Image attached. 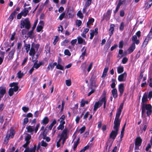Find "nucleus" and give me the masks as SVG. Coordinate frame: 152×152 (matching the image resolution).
Here are the masks:
<instances>
[{
	"mask_svg": "<svg viewBox=\"0 0 152 152\" xmlns=\"http://www.w3.org/2000/svg\"><path fill=\"white\" fill-rule=\"evenodd\" d=\"M127 61L128 59L126 57H124L122 59V63L124 64H125L127 62Z\"/></svg>",
	"mask_w": 152,
	"mask_h": 152,
	"instance_id": "55",
	"label": "nucleus"
},
{
	"mask_svg": "<svg viewBox=\"0 0 152 152\" xmlns=\"http://www.w3.org/2000/svg\"><path fill=\"white\" fill-rule=\"evenodd\" d=\"M124 2V1H122V2H121V0H119L118 3V5H117L116 10L114 12L115 13L118 12V9L120 8V6L122 4V3L123 2Z\"/></svg>",
	"mask_w": 152,
	"mask_h": 152,
	"instance_id": "22",
	"label": "nucleus"
},
{
	"mask_svg": "<svg viewBox=\"0 0 152 152\" xmlns=\"http://www.w3.org/2000/svg\"><path fill=\"white\" fill-rule=\"evenodd\" d=\"M34 43H33L31 45V48L30 50V52L29 53V54L30 56H32V59H33V57L34 56V55L35 54L36 51L35 50L34 48Z\"/></svg>",
	"mask_w": 152,
	"mask_h": 152,
	"instance_id": "7",
	"label": "nucleus"
},
{
	"mask_svg": "<svg viewBox=\"0 0 152 152\" xmlns=\"http://www.w3.org/2000/svg\"><path fill=\"white\" fill-rule=\"evenodd\" d=\"M91 0H88L85 4V7H88L91 4Z\"/></svg>",
	"mask_w": 152,
	"mask_h": 152,
	"instance_id": "37",
	"label": "nucleus"
},
{
	"mask_svg": "<svg viewBox=\"0 0 152 152\" xmlns=\"http://www.w3.org/2000/svg\"><path fill=\"white\" fill-rule=\"evenodd\" d=\"M65 124V122L64 121H60V124L59 126L57 127L58 130H62L64 128V125Z\"/></svg>",
	"mask_w": 152,
	"mask_h": 152,
	"instance_id": "19",
	"label": "nucleus"
},
{
	"mask_svg": "<svg viewBox=\"0 0 152 152\" xmlns=\"http://www.w3.org/2000/svg\"><path fill=\"white\" fill-rule=\"evenodd\" d=\"M18 83L14 82L10 84V87H14L13 88L14 91L15 92L17 91L18 88L19 87L18 86Z\"/></svg>",
	"mask_w": 152,
	"mask_h": 152,
	"instance_id": "10",
	"label": "nucleus"
},
{
	"mask_svg": "<svg viewBox=\"0 0 152 152\" xmlns=\"http://www.w3.org/2000/svg\"><path fill=\"white\" fill-rule=\"evenodd\" d=\"M17 75L18 78H21L23 76L24 74L23 73H21V71L20 70L18 72Z\"/></svg>",
	"mask_w": 152,
	"mask_h": 152,
	"instance_id": "29",
	"label": "nucleus"
},
{
	"mask_svg": "<svg viewBox=\"0 0 152 152\" xmlns=\"http://www.w3.org/2000/svg\"><path fill=\"white\" fill-rule=\"evenodd\" d=\"M150 39L148 37H146V38L143 42V44L145 45H146L148 42V40Z\"/></svg>",
	"mask_w": 152,
	"mask_h": 152,
	"instance_id": "53",
	"label": "nucleus"
},
{
	"mask_svg": "<svg viewBox=\"0 0 152 152\" xmlns=\"http://www.w3.org/2000/svg\"><path fill=\"white\" fill-rule=\"evenodd\" d=\"M48 132V130L47 129V128H46L45 129L43 133V137H45L46 136V135Z\"/></svg>",
	"mask_w": 152,
	"mask_h": 152,
	"instance_id": "47",
	"label": "nucleus"
},
{
	"mask_svg": "<svg viewBox=\"0 0 152 152\" xmlns=\"http://www.w3.org/2000/svg\"><path fill=\"white\" fill-rule=\"evenodd\" d=\"M86 129V127L85 126L82 127L80 129V133L82 134L85 131Z\"/></svg>",
	"mask_w": 152,
	"mask_h": 152,
	"instance_id": "51",
	"label": "nucleus"
},
{
	"mask_svg": "<svg viewBox=\"0 0 152 152\" xmlns=\"http://www.w3.org/2000/svg\"><path fill=\"white\" fill-rule=\"evenodd\" d=\"M22 110L24 112H26L28 110L29 108L26 107H22Z\"/></svg>",
	"mask_w": 152,
	"mask_h": 152,
	"instance_id": "64",
	"label": "nucleus"
},
{
	"mask_svg": "<svg viewBox=\"0 0 152 152\" xmlns=\"http://www.w3.org/2000/svg\"><path fill=\"white\" fill-rule=\"evenodd\" d=\"M147 4V6H146V7L147 8H150L152 4V0H150L149 1L147 4Z\"/></svg>",
	"mask_w": 152,
	"mask_h": 152,
	"instance_id": "36",
	"label": "nucleus"
},
{
	"mask_svg": "<svg viewBox=\"0 0 152 152\" xmlns=\"http://www.w3.org/2000/svg\"><path fill=\"white\" fill-rule=\"evenodd\" d=\"M79 142V139L78 138L77 140V141L76 142H75V144L74 145V147L73 148L74 150H75L76 148H77L78 145V144Z\"/></svg>",
	"mask_w": 152,
	"mask_h": 152,
	"instance_id": "33",
	"label": "nucleus"
},
{
	"mask_svg": "<svg viewBox=\"0 0 152 152\" xmlns=\"http://www.w3.org/2000/svg\"><path fill=\"white\" fill-rule=\"evenodd\" d=\"M78 43L79 44H83L84 45H85L86 44V42L85 40H84L82 38L80 37L79 36L77 37Z\"/></svg>",
	"mask_w": 152,
	"mask_h": 152,
	"instance_id": "14",
	"label": "nucleus"
},
{
	"mask_svg": "<svg viewBox=\"0 0 152 152\" xmlns=\"http://www.w3.org/2000/svg\"><path fill=\"white\" fill-rule=\"evenodd\" d=\"M77 39H75L72 40L71 41V43L72 45H74L76 44V42H77Z\"/></svg>",
	"mask_w": 152,
	"mask_h": 152,
	"instance_id": "63",
	"label": "nucleus"
},
{
	"mask_svg": "<svg viewBox=\"0 0 152 152\" xmlns=\"http://www.w3.org/2000/svg\"><path fill=\"white\" fill-rule=\"evenodd\" d=\"M15 52V49H12L11 50L8 55L9 59H11L13 58Z\"/></svg>",
	"mask_w": 152,
	"mask_h": 152,
	"instance_id": "16",
	"label": "nucleus"
},
{
	"mask_svg": "<svg viewBox=\"0 0 152 152\" xmlns=\"http://www.w3.org/2000/svg\"><path fill=\"white\" fill-rule=\"evenodd\" d=\"M10 134H7L6 137V139L7 138V141H8L9 138L10 137H11L12 138L13 136L15 134V133L14 132V130L13 129H10Z\"/></svg>",
	"mask_w": 152,
	"mask_h": 152,
	"instance_id": "11",
	"label": "nucleus"
},
{
	"mask_svg": "<svg viewBox=\"0 0 152 152\" xmlns=\"http://www.w3.org/2000/svg\"><path fill=\"white\" fill-rule=\"evenodd\" d=\"M148 94L145 93L143 95L142 99V114L143 116L145 113V110H147V114L149 116L151 113V106L150 104H146L145 103L148 101Z\"/></svg>",
	"mask_w": 152,
	"mask_h": 152,
	"instance_id": "1",
	"label": "nucleus"
},
{
	"mask_svg": "<svg viewBox=\"0 0 152 152\" xmlns=\"http://www.w3.org/2000/svg\"><path fill=\"white\" fill-rule=\"evenodd\" d=\"M23 21L24 23L25 27L27 30H28L31 27V24L28 18H26L24 20H21Z\"/></svg>",
	"mask_w": 152,
	"mask_h": 152,
	"instance_id": "5",
	"label": "nucleus"
},
{
	"mask_svg": "<svg viewBox=\"0 0 152 152\" xmlns=\"http://www.w3.org/2000/svg\"><path fill=\"white\" fill-rule=\"evenodd\" d=\"M114 24H112L110 25V28L109 30V31H110L109 32L110 36H111L113 34V32L114 30Z\"/></svg>",
	"mask_w": 152,
	"mask_h": 152,
	"instance_id": "18",
	"label": "nucleus"
},
{
	"mask_svg": "<svg viewBox=\"0 0 152 152\" xmlns=\"http://www.w3.org/2000/svg\"><path fill=\"white\" fill-rule=\"evenodd\" d=\"M88 101H85L83 99H82L81 102L80 106L82 107H83L84 106L85 104H87L88 103Z\"/></svg>",
	"mask_w": 152,
	"mask_h": 152,
	"instance_id": "26",
	"label": "nucleus"
},
{
	"mask_svg": "<svg viewBox=\"0 0 152 152\" xmlns=\"http://www.w3.org/2000/svg\"><path fill=\"white\" fill-rule=\"evenodd\" d=\"M66 83L68 86H69L71 85V81L70 80H66Z\"/></svg>",
	"mask_w": 152,
	"mask_h": 152,
	"instance_id": "48",
	"label": "nucleus"
},
{
	"mask_svg": "<svg viewBox=\"0 0 152 152\" xmlns=\"http://www.w3.org/2000/svg\"><path fill=\"white\" fill-rule=\"evenodd\" d=\"M118 73H121L124 71V67L123 66H120L118 68Z\"/></svg>",
	"mask_w": 152,
	"mask_h": 152,
	"instance_id": "28",
	"label": "nucleus"
},
{
	"mask_svg": "<svg viewBox=\"0 0 152 152\" xmlns=\"http://www.w3.org/2000/svg\"><path fill=\"white\" fill-rule=\"evenodd\" d=\"M86 48L84 51L82 53L81 55L80 56V57H82V59H83L84 56L86 55Z\"/></svg>",
	"mask_w": 152,
	"mask_h": 152,
	"instance_id": "39",
	"label": "nucleus"
},
{
	"mask_svg": "<svg viewBox=\"0 0 152 152\" xmlns=\"http://www.w3.org/2000/svg\"><path fill=\"white\" fill-rule=\"evenodd\" d=\"M135 48V44L134 42H133L130 47L128 49V51L129 53L132 52Z\"/></svg>",
	"mask_w": 152,
	"mask_h": 152,
	"instance_id": "17",
	"label": "nucleus"
},
{
	"mask_svg": "<svg viewBox=\"0 0 152 152\" xmlns=\"http://www.w3.org/2000/svg\"><path fill=\"white\" fill-rule=\"evenodd\" d=\"M4 116L0 114V124H2L4 121Z\"/></svg>",
	"mask_w": 152,
	"mask_h": 152,
	"instance_id": "41",
	"label": "nucleus"
},
{
	"mask_svg": "<svg viewBox=\"0 0 152 152\" xmlns=\"http://www.w3.org/2000/svg\"><path fill=\"white\" fill-rule=\"evenodd\" d=\"M69 42V40L68 39H65L61 43V45L62 46H66V44Z\"/></svg>",
	"mask_w": 152,
	"mask_h": 152,
	"instance_id": "45",
	"label": "nucleus"
},
{
	"mask_svg": "<svg viewBox=\"0 0 152 152\" xmlns=\"http://www.w3.org/2000/svg\"><path fill=\"white\" fill-rule=\"evenodd\" d=\"M120 121L114 120V126L113 128L115 130L112 131L110 135V138H112L113 140L115 139L118 134V132L119 130V127L120 125Z\"/></svg>",
	"mask_w": 152,
	"mask_h": 152,
	"instance_id": "2",
	"label": "nucleus"
},
{
	"mask_svg": "<svg viewBox=\"0 0 152 152\" xmlns=\"http://www.w3.org/2000/svg\"><path fill=\"white\" fill-rule=\"evenodd\" d=\"M28 119L27 118H25L23 120V124H26L28 122Z\"/></svg>",
	"mask_w": 152,
	"mask_h": 152,
	"instance_id": "61",
	"label": "nucleus"
},
{
	"mask_svg": "<svg viewBox=\"0 0 152 152\" xmlns=\"http://www.w3.org/2000/svg\"><path fill=\"white\" fill-rule=\"evenodd\" d=\"M94 18H91V19H89L87 23V27H88L89 25L93 23L94 22Z\"/></svg>",
	"mask_w": 152,
	"mask_h": 152,
	"instance_id": "32",
	"label": "nucleus"
},
{
	"mask_svg": "<svg viewBox=\"0 0 152 152\" xmlns=\"http://www.w3.org/2000/svg\"><path fill=\"white\" fill-rule=\"evenodd\" d=\"M36 147V145H34V148L31 149H30L29 148H27L24 152H35Z\"/></svg>",
	"mask_w": 152,
	"mask_h": 152,
	"instance_id": "12",
	"label": "nucleus"
},
{
	"mask_svg": "<svg viewBox=\"0 0 152 152\" xmlns=\"http://www.w3.org/2000/svg\"><path fill=\"white\" fill-rule=\"evenodd\" d=\"M142 141V140L140 137H137L135 140V145L140 146L141 145Z\"/></svg>",
	"mask_w": 152,
	"mask_h": 152,
	"instance_id": "15",
	"label": "nucleus"
},
{
	"mask_svg": "<svg viewBox=\"0 0 152 152\" xmlns=\"http://www.w3.org/2000/svg\"><path fill=\"white\" fill-rule=\"evenodd\" d=\"M14 91L13 88H10L9 91L8 93L9 95L10 96H12L14 94Z\"/></svg>",
	"mask_w": 152,
	"mask_h": 152,
	"instance_id": "31",
	"label": "nucleus"
},
{
	"mask_svg": "<svg viewBox=\"0 0 152 152\" xmlns=\"http://www.w3.org/2000/svg\"><path fill=\"white\" fill-rule=\"evenodd\" d=\"M27 131L28 132H31L34 131V128H32V126H29L27 128Z\"/></svg>",
	"mask_w": 152,
	"mask_h": 152,
	"instance_id": "30",
	"label": "nucleus"
},
{
	"mask_svg": "<svg viewBox=\"0 0 152 152\" xmlns=\"http://www.w3.org/2000/svg\"><path fill=\"white\" fill-rule=\"evenodd\" d=\"M29 143L30 142H26V143L23 145V146L24 148H27V147Z\"/></svg>",
	"mask_w": 152,
	"mask_h": 152,
	"instance_id": "62",
	"label": "nucleus"
},
{
	"mask_svg": "<svg viewBox=\"0 0 152 152\" xmlns=\"http://www.w3.org/2000/svg\"><path fill=\"white\" fill-rule=\"evenodd\" d=\"M112 83L111 85V87L112 88H115V80L112 79Z\"/></svg>",
	"mask_w": 152,
	"mask_h": 152,
	"instance_id": "40",
	"label": "nucleus"
},
{
	"mask_svg": "<svg viewBox=\"0 0 152 152\" xmlns=\"http://www.w3.org/2000/svg\"><path fill=\"white\" fill-rule=\"evenodd\" d=\"M6 88L5 87H0V100L2 98L4 95L6 93Z\"/></svg>",
	"mask_w": 152,
	"mask_h": 152,
	"instance_id": "9",
	"label": "nucleus"
},
{
	"mask_svg": "<svg viewBox=\"0 0 152 152\" xmlns=\"http://www.w3.org/2000/svg\"><path fill=\"white\" fill-rule=\"evenodd\" d=\"M71 11H69V10H67V12L66 13V18H70L72 17L73 15L71 12Z\"/></svg>",
	"mask_w": 152,
	"mask_h": 152,
	"instance_id": "24",
	"label": "nucleus"
},
{
	"mask_svg": "<svg viewBox=\"0 0 152 152\" xmlns=\"http://www.w3.org/2000/svg\"><path fill=\"white\" fill-rule=\"evenodd\" d=\"M37 61H36L34 63L33 66V67L35 68L36 69H38L39 67L38 64H37Z\"/></svg>",
	"mask_w": 152,
	"mask_h": 152,
	"instance_id": "46",
	"label": "nucleus"
},
{
	"mask_svg": "<svg viewBox=\"0 0 152 152\" xmlns=\"http://www.w3.org/2000/svg\"><path fill=\"white\" fill-rule=\"evenodd\" d=\"M119 91L120 92V96H121L124 91V85L123 84H121L119 85Z\"/></svg>",
	"mask_w": 152,
	"mask_h": 152,
	"instance_id": "13",
	"label": "nucleus"
},
{
	"mask_svg": "<svg viewBox=\"0 0 152 152\" xmlns=\"http://www.w3.org/2000/svg\"><path fill=\"white\" fill-rule=\"evenodd\" d=\"M77 25L78 26H80L81 25L82 22L80 20H77Z\"/></svg>",
	"mask_w": 152,
	"mask_h": 152,
	"instance_id": "58",
	"label": "nucleus"
},
{
	"mask_svg": "<svg viewBox=\"0 0 152 152\" xmlns=\"http://www.w3.org/2000/svg\"><path fill=\"white\" fill-rule=\"evenodd\" d=\"M101 100L102 103V104H103V103L104 104L103 107L104 109H105L106 107V99H105V97H102L101 99Z\"/></svg>",
	"mask_w": 152,
	"mask_h": 152,
	"instance_id": "25",
	"label": "nucleus"
},
{
	"mask_svg": "<svg viewBox=\"0 0 152 152\" xmlns=\"http://www.w3.org/2000/svg\"><path fill=\"white\" fill-rule=\"evenodd\" d=\"M102 105V103L101 101V99H99L98 102H95L94 106V111H96L99 107H101Z\"/></svg>",
	"mask_w": 152,
	"mask_h": 152,
	"instance_id": "6",
	"label": "nucleus"
},
{
	"mask_svg": "<svg viewBox=\"0 0 152 152\" xmlns=\"http://www.w3.org/2000/svg\"><path fill=\"white\" fill-rule=\"evenodd\" d=\"M43 27H42V26H40L38 25L37 28V31L38 32H39L41 31V30L43 28Z\"/></svg>",
	"mask_w": 152,
	"mask_h": 152,
	"instance_id": "38",
	"label": "nucleus"
},
{
	"mask_svg": "<svg viewBox=\"0 0 152 152\" xmlns=\"http://www.w3.org/2000/svg\"><path fill=\"white\" fill-rule=\"evenodd\" d=\"M89 115V112H86V113L85 114L83 117V119H86L87 118Z\"/></svg>",
	"mask_w": 152,
	"mask_h": 152,
	"instance_id": "56",
	"label": "nucleus"
},
{
	"mask_svg": "<svg viewBox=\"0 0 152 152\" xmlns=\"http://www.w3.org/2000/svg\"><path fill=\"white\" fill-rule=\"evenodd\" d=\"M56 68L58 69L63 70L64 68L63 66L60 64H58L56 66Z\"/></svg>",
	"mask_w": 152,
	"mask_h": 152,
	"instance_id": "42",
	"label": "nucleus"
},
{
	"mask_svg": "<svg viewBox=\"0 0 152 152\" xmlns=\"http://www.w3.org/2000/svg\"><path fill=\"white\" fill-rule=\"evenodd\" d=\"M123 104L122 103L121 104L120 106H119L118 109V111L116 113L115 118V120L121 122V119H119V117L121 112L122 109L123 108Z\"/></svg>",
	"mask_w": 152,
	"mask_h": 152,
	"instance_id": "3",
	"label": "nucleus"
},
{
	"mask_svg": "<svg viewBox=\"0 0 152 152\" xmlns=\"http://www.w3.org/2000/svg\"><path fill=\"white\" fill-rule=\"evenodd\" d=\"M65 15L64 12H63L61 14L59 17V19L60 20H61L64 17Z\"/></svg>",
	"mask_w": 152,
	"mask_h": 152,
	"instance_id": "50",
	"label": "nucleus"
},
{
	"mask_svg": "<svg viewBox=\"0 0 152 152\" xmlns=\"http://www.w3.org/2000/svg\"><path fill=\"white\" fill-rule=\"evenodd\" d=\"M148 96V99H151L152 97V91H151L149 92Z\"/></svg>",
	"mask_w": 152,
	"mask_h": 152,
	"instance_id": "60",
	"label": "nucleus"
},
{
	"mask_svg": "<svg viewBox=\"0 0 152 152\" xmlns=\"http://www.w3.org/2000/svg\"><path fill=\"white\" fill-rule=\"evenodd\" d=\"M34 30V29H32L31 30L28 32L27 34L29 37H31L33 33Z\"/></svg>",
	"mask_w": 152,
	"mask_h": 152,
	"instance_id": "49",
	"label": "nucleus"
},
{
	"mask_svg": "<svg viewBox=\"0 0 152 152\" xmlns=\"http://www.w3.org/2000/svg\"><path fill=\"white\" fill-rule=\"evenodd\" d=\"M112 95L114 98H116L117 96V91L116 88H114L112 90Z\"/></svg>",
	"mask_w": 152,
	"mask_h": 152,
	"instance_id": "21",
	"label": "nucleus"
},
{
	"mask_svg": "<svg viewBox=\"0 0 152 152\" xmlns=\"http://www.w3.org/2000/svg\"><path fill=\"white\" fill-rule=\"evenodd\" d=\"M150 39H151L152 38V31H150L149 34L147 36Z\"/></svg>",
	"mask_w": 152,
	"mask_h": 152,
	"instance_id": "57",
	"label": "nucleus"
},
{
	"mask_svg": "<svg viewBox=\"0 0 152 152\" xmlns=\"http://www.w3.org/2000/svg\"><path fill=\"white\" fill-rule=\"evenodd\" d=\"M64 54L65 55H67L68 56H70L71 55V53L68 50H65L64 52Z\"/></svg>",
	"mask_w": 152,
	"mask_h": 152,
	"instance_id": "43",
	"label": "nucleus"
},
{
	"mask_svg": "<svg viewBox=\"0 0 152 152\" xmlns=\"http://www.w3.org/2000/svg\"><path fill=\"white\" fill-rule=\"evenodd\" d=\"M91 32L90 33V39H92L94 35H95V34L94 32V30L91 31Z\"/></svg>",
	"mask_w": 152,
	"mask_h": 152,
	"instance_id": "54",
	"label": "nucleus"
},
{
	"mask_svg": "<svg viewBox=\"0 0 152 152\" xmlns=\"http://www.w3.org/2000/svg\"><path fill=\"white\" fill-rule=\"evenodd\" d=\"M124 23L123 22H121L119 27L120 29L121 30H123L124 29Z\"/></svg>",
	"mask_w": 152,
	"mask_h": 152,
	"instance_id": "59",
	"label": "nucleus"
},
{
	"mask_svg": "<svg viewBox=\"0 0 152 152\" xmlns=\"http://www.w3.org/2000/svg\"><path fill=\"white\" fill-rule=\"evenodd\" d=\"M17 12L15 11H14L12 13L11 15H10L9 19L11 21L13 19L15 15L16 14Z\"/></svg>",
	"mask_w": 152,
	"mask_h": 152,
	"instance_id": "23",
	"label": "nucleus"
},
{
	"mask_svg": "<svg viewBox=\"0 0 152 152\" xmlns=\"http://www.w3.org/2000/svg\"><path fill=\"white\" fill-rule=\"evenodd\" d=\"M49 119L47 117H45L42 121V123L45 124H47L49 122Z\"/></svg>",
	"mask_w": 152,
	"mask_h": 152,
	"instance_id": "27",
	"label": "nucleus"
},
{
	"mask_svg": "<svg viewBox=\"0 0 152 152\" xmlns=\"http://www.w3.org/2000/svg\"><path fill=\"white\" fill-rule=\"evenodd\" d=\"M69 132V130L67 129H65L63 130L61 134H59L58 135L57 137H61L62 138H67L68 137L67 134Z\"/></svg>",
	"mask_w": 152,
	"mask_h": 152,
	"instance_id": "4",
	"label": "nucleus"
},
{
	"mask_svg": "<svg viewBox=\"0 0 152 152\" xmlns=\"http://www.w3.org/2000/svg\"><path fill=\"white\" fill-rule=\"evenodd\" d=\"M59 38L57 36H56L55 38L54 41V42H53V44L54 45H55L56 42L58 41L59 40Z\"/></svg>",
	"mask_w": 152,
	"mask_h": 152,
	"instance_id": "44",
	"label": "nucleus"
},
{
	"mask_svg": "<svg viewBox=\"0 0 152 152\" xmlns=\"http://www.w3.org/2000/svg\"><path fill=\"white\" fill-rule=\"evenodd\" d=\"M48 145L47 143L45 142L44 140H42L41 141V146L43 147H46Z\"/></svg>",
	"mask_w": 152,
	"mask_h": 152,
	"instance_id": "52",
	"label": "nucleus"
},
{
	"mask_svg": "<svg viewBox=\"0 0 152 152\" xmlns=\"http://www.w3.org/2000/svg\"><path fill=\"white\" fill-rule=\"evenodd\" d=\"M108 67H106L104 68L103 72V73L102 76V78H104L107 75V73L108 70Z\"/></svg>",
	"mask_w": 152,
	"mask_h": 152,
	"instance_id": "20",
	"label": "nucleus"
},
{
	"mask_svg": "<svg viewBox=\"0 0 152 152\" xmlns=\"http://www.w3.org/2000/svg\"><path fill=\"white\" fill-rule=\"evenodd\" d=\"M31 136L29 134H28L26 137L25 138V140L26 142H30L29 141V140L31 139Z\"/></svg>",
	"mask_w": 152,
	"mask_h": 152,
	"instance_id": "35",
	"label": "nucleus"
},
{
	"mask_svg": "<svg viewBox=\"0 0 152 152\" xmlns=\"http://www.w3.org/2000/svg\"><path fill=\"white\" fill-rule=\"evenodd\" d=\"M127 76L126 73L125 72L118 76V80L120 81H123L125 80Z\"/></svg>",
	"mask_w": 152,
	"mask_h": 152,
	"instance_id": "8",
	"label": "nucleus"
},
{
	"mask_svg": "<svg viewBox=\"0 0 152 152\" xmlns=\"http://www.w3.org/2000/svg\"><path fill=\"white\" fill-rule=\"evenodd\" d=\"M77 15L78 17H79L80 18L82 19L83 18V15L81 12V11H79L77 14Z\"/></svg>",
	"mask_w": 152,
	"mask_h": 152,
	"instance_id": "34",
	"label": "nucleus"
}]
</instances>
